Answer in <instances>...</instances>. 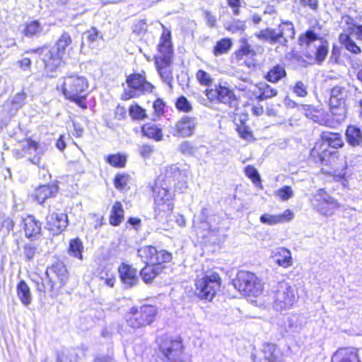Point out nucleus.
Segmentation results:
<instances>
[{
  "mask_svg": "<svg viewBox=\"0 0 362 362\" xmlns=\"http://www.w3.org/2000/svg\"><path fill=\"white\" fill-rule=\"evenodd\" d=\"M158 53L155 56V65L162 81L170 88H173V76L172 64L173 49L170 41V31L164 30L160 37V42L158 46Z\"/></svg>",
  "mask_w": 362,
  "mask_h": 362,
  "instance_id": "f257e3e1",
  "label": "nucleus"
},
{
  "mask_svg": "<svg viewBox=\"0 0 362 362\" xmlns=\"http://www.w3.org/2000/svg\"><path fill=\"white\" fill-rule=\"evenodd\" d=\"M298 45L305 49L306 57L314 58L318 64H321L327 56L329 43L313 30L299 36Z\"/></svg>",
  "mask_w": 362,
  "mask_h": 362,
  "instance_id": "f03ea898",
  "label": "nucleus"
},
{
  "mask_svg": "<svg viewBox=\"0 0 362 362\" xmlns=\"http://www.w3.org/2000/svg\"><path fill=\"white\" fill-rule=\"evenodd\" d=\"M295 28L291 21H284L276 28H266L256 33V37L272 45H279L286 47L289 40L295 37Z\"/></svg>",
  "mask_w": 362,
  "mask_h": 362,
  "instance_id": "7ed1b4c3",
  "label": "nucleus"
},
{
  "mask_svg": "<svg viewBox=\"0 0 362 362\" xmlns=\"http://www.w3.org/2000/svg\"><path fill=\"white\" fill-rule=\"evenodd\" d=\"M271 296L274 309L281 313L291 309L297 302L295 288L285 281H280L272 287Z\"/></svg>",
  "mask_w": 362,
  "mask_h": 362,
  "instance_id": "20e7f679",
  "label": "nucleus"
},
{
  "mask_svg": "<svg viewBox=\"0 0 362 362\" xmlns=\"http://www.w3.org/2000/svg\"><path fill=\"white\" fill-rule=\"evenodd\" d=\"M25 54H37L44 64V73L47 77L54 78L57 76L58 69L61 66L64 56L52 47L43 45L35 49H29Z\"/></svg>",
  "mask_w": 362,
  "mask_h": 362,
  "instance_id": "39448f33",
  "label": "nucleus"
},
{
  "mask_svg": "<svg viewBox=\"0 0 362 362\" xmlns=\"http://www.w3.org/2000/svg\"><path fill=\"white\" fill-rule=\"evenodd\" d=\"M235 288L247 296H258L263 291L261 280L254 274L240 271L232 282Z\"/></svg>",
  "mask_w": 362,
  "mask_h": 362,
  "instance_id": "423d86ee",
  "label": "nucleus"
},
{
  "mask_svg": "<svg viewBox=\"0 0 362 362\" xmlns=\"http://www.w3.org/2000/svg\"><path fill=\"white\" fill-rule=\"evenodd\" d=\"M88 88L87 79L76 74H71L59 79L57 88L61 90L66 99L74 98L83 94Z\"/></svg>",
  "mask_w": 362,
  "mask_h": 362,
  "instance_id": "0eeeda50",
  "label": "nucleus"
},
{
  "mask_svg": "<svg viewBox=\"0 0 362 362\" xmlns=\"http://www.w3.org/2000/svg\"><path fill=\"white\" fill-rule=\"evenodd\" d=\"M195 286V293L200 298L211 300L220 289L221 278L218 273L210 272L197 279Z\"/></svg>",
  "mask_w": 362,
  "mask_h": 362,
  "instance_id": "6e6552de",
  "label": "nucleus"
},
{
  "mask_svg": "<svg viewBox=\"0 0 362 362\" xmlns=\"http://www.w3.org/2000/svg\"><path fill=\"white\" fill-rule=\"evenodd\" d=\"M347 90L341 86H334L330 91L329 107L332 115L334 117L337 125L344 121L346 117V100Z\"/></svg>",
  "mask_w": 362,
  "mask_h": 362,
  "instance_id": "1a4fd4ad",
  "label": "nucleus"
},
{
  "mask_svg": "<svg viewBox=\"0 0 362 362\" xmlns=\"http://www.w3.org/2000/svg\"><path fill=\"white\" fill-rule=\"evenodd\" d=\"M126 82L128 87L124 90L122 95V99L124 100L151 93L154 88V86L146 80L145 76L139 74H130L127 78Z\"/></svg>",
  "mask_w": 362,
  "mask_h": 362,
  "instance_id": "9d476101",
  "label": "nucleus"
},
{
  "mask_svg": "<svg viewBox=\"0 0 362 362\" xmlns=\"http://www.w3.org/2000/svg\"><path fill=\"white\" fill-rule=\"evenodd\" d=\"M206 95L210 101L224 104L231 109L236 110L238 106L233 90L221 84L216 85L214 88L206 89Z\"/></svg>",
  "mask_w": 362,
  "mask_h": 362,
  "instance_id": "9b49d317",
  "label": "nucleus"
},
{
  "mask_svg": "<svg viewBox=\"0 0 362 362\" xmlns=\"http://www.w3.org/2000/svg\"><path fill=\"white\" fill-rule=\"evenodd\" d=\"M47 275L50 288H55L58 292L67 283L69 272L64 264L62 262H56L52 266L47 267Z\"/></svg>",
  "mask_w": 362,
  "mask_h": 362,
  "instance_id": "f8f14e48",
  "label": "nucleus"
},
{
  "mask_svg": "<svg viewBox=\"0 0 362 362\" xmlns=\"http://www.w3.org/2000/svg\"><path fill=\"white\" fill-rule=\"evenodd\" d=\"M312 205L320 214L327 216H332L339 207L337 201L322 189H320L315 195Z\"/></svg>",
  "mask_w": 362,
  "mask_h": 362,
  "instance_id": "ddd939ff",
  "label": "nucleus"
},
{
  "mask_svg": "<svg viewBox=\"0 0 362 362\" xmlns=\"http://www.w3.org/2000/svg\"><path fill=\"white\" fill-rule=\"evenodd\" d=\"M300 111L304 115L320 125L333 128L337 126L334 118L326 113L322 109H319L313 105L301 104Z\"/></svg>",
  "mask_w": 362,
  "mask_h": 362,
  "instance_id": "4468645a",
  "label": "nucleus"
},
{
  "mask_svg": "<svg viewBox=\"0 0 362 362\" xmlns=\"http://www.w3.org/2000/svg\"><path fill=\"white\" fill-rule=\"evenodd\" d=\"M159 350L163 356L165 362L180 361L182 354V342L177 339L165 338L161 339Z\"/></svg>",
  "mask_w": 362,
  "mask_h": 362,
  "instance_id": "2eb2a0df",
  "label": "nucleus"
},
{
  "mask_svg": "<svg viewBox=\"0 0 362 362\" xmlns=\"http://www.w3.org/2000/svg\"><path fill=\"white\" fill-rule=\"evenodd\" d=\"M68 216L64 213L49 211L46 216L45 228L53 235L62 233L67 227Z\"/></svg>",
  "mask_w": 362,
  "mask_h": 362,
  "instance_id": "dca6fc26",
  "label": "nucleus"
},
{
  "mask_svg": "<svg viewBox=\"0 0 362 362\" xmlns=\"http://www.w3.org/2000/svg\"><path fill=\"white\" fill-rule=\"evenodd\" d=\"M23 156L33 164L40 167L44 148L32 139H26L21 144Z\"/></svg>",
  "mask_w": 362,
  "mask_h": 362,
  "instance_id": "f3484780",
  "label": "nucleus"
},
{
  "mask_svg": "<svg viewBox=\"0 0 362 362\" xmlns=\"http://www.w3.org/2000/svg\"><path fill=\"white\" fill-rule=\"evenodd\" d=\"M197 119L194 117L184 116L175 124V134L181 137H189L194 134Z\"/></svg>",
  "mask_w": 362,
  "mask_h": 362,
  "instance_id": "a211bd4d",
  "label": "nucleus"
},
{
  "mask_svg": "<svg viewBox=\"0 0 362 362\" xmlns=\"http://www.w3.org/2000/svg\"><path fill=\"white\" fill-rule=\"evenodd\" d=\"M58 191L59 186L57 182L41 185L35 189L33 197L40 204H42L47 199L55 197Z\"/></svg>",
  "mask_w": 362,
  "mask_h": 362,
  "instance_id": "6ab92c4d",
  "label": "nucleus"
},
{
  "mask_svg": "<svg viewBox=\"0 0 362 362\" xmlns=\"http://www.w3.org/2000/svg\"><path fill=\"white\" fill-rule=\"evenodd\" d=\"M279 358L280 353L276 346L273 344L265 343L254 360L255 362H279Z\"/></svg>",
  "mask_w": 362,
  "mask_h": 362,
  "instance_id": "aec40b11",
  "label": "nucleus"
},
{
  "mask_svg": "<svg viewBox=\"0 0 362 362\" xmlns=\"http://www.w3.org/2000/svg\"><path fill=\"white\" fill-rule=\"evenodd\" d=\"M332 362H362L358 351L356 348L346 347L338 349L332 357Z\"/></svg>",
  "mask_w": 362,
  "mask_h": 362,
  "instance_id": "412c9836",
  "label": "nucleus"
},
{
  "mask_svg": "<svg viewBox=\"0 0 362 362\" xmlns=\"http://www.w3.org/2000/svg\"><path fill=\"white\" fill-rule=\"evenodd\" d=\"M184 174L176 165H172L166 168L165 173L159 175L157 180L167 182L170 187L175 186L177 181L183 179Z\"/></svg>",
  "mask_w": 362,
  "mask_h": 362,
  "instance_id": "4be33fe9",
  "label": "nucleus"
},
{
  "mask_svg": "<svg viewBox=\"0 0 362 362\" xmlns=\"http://www.w3.org/2000/svg\"><path fill=\"white\" fill-rule=\"evenodd\" d=\"M173 209L172 202L156 205L154 211V218L163 226H169L171 221L170 216Z\"/></svg>",
  "mask_w": 362,
  "mask_h": 362,
  "instance_id": "5701e85b",
  "label": "nucleus"
},
{
  "mask_svg": "<svg viewBox=\"0 0 362 362\" xmlns=\"http://www.w3.org/2000/svg\"><path fill=\"white\" fill-rule=\"evenodd\" d=\"M122 281L128 287H132L139 281L137 271L132 266L122 263L118 269Z\"/></svg>",
  "mask_w": 362,
  "mask_h": 362,
  "instance_id": "b1692460",
  "label": "nucleus"
},
{
  "mask_svg": "<svg viewBox=\"0 0 362 362\" xmlns=\"http://www.w3.org/2000/svg\"><path fill=\"white\" fill-rule=\"evenodd\" d=\"M170 188L171 187L168 185L167 182L163 183L158 180L156 181L155 185L152 187L156 205L171 202L169 199Z\"/></svg>",
  "mask_w": 362,
  "mask_h": 362,
  "instance_id": "393cba45",
  "label": "nucleus"
},
{
  "mask_svg": "<svg viewBox=\"0 0 362 362\" xmlns=\"http://www.w3.org/2000/svg\"><path fill=\"white\" fill-rule=\"evenodd\" d=\"M25 236L28 238H36L41 232V223L34 216H28L23 220Z\"/></svg>",
  "mask_w": 362,
  "mask_h": 362,
  "instance_id": "a878e982",
  "label": "nucleus"
},
{
  "mask_svg": "<svg viewBox=\"0 0 362 362\" xmlns=\"http://www.w3.org/2000/svg\"><path fill=\"white\" fill-rule=\"evenodd\" d=\"M205 150L207 153V148L205 146H196L191 141H184L178 146V151L185 156L200 157L201 151Z\"/></svg>",
  "mask_w": 362,
  "mask_h": 362,
  "instance_id": "bb28decb",
  "label": "nucleus"
},
{
  "mask_svg": "<svg viewBox=\"0 0 362 362\" xmlns=\"http://www.w3.org/2000/svg\"><path fill=\"white\" fill-rule=\"evenodd\" d=\"M347 143L353 146H359L362 144V131L355 125L347 127L345 132Z\"/></svg>",
  "mask_w": 362,
  "mask_h": 362,
  "instance_id": "cd10ccee",
  "label": "nucleus"
},
{
  "mask_svg": "<svg viewBox=\"0 0 362 362\" xmlns=\"http://www.w3.org/2000/svg\"><path fill=\"white\" fill-rule=\"evenodd\" d=\"M320 138L328 146L334 148H341L344 146L342 136L339 133L322 132Z\"/></svg>",
  "mask_w": 362,
  "mask_h": 362,
  "instance_id": "c85d7f7f",
  "label": "nucleus"
},
{
  "mask_svg": "<svg viewBox=\"0 0 362 362\" xmlns=\"http://www.w3.org/2000/svg\"><path fill=\"white\" fill-rule=\"evenodd\" d=\"M17 296L21 302L28 306L32 302V295L29 286L25 281L21 280L16 286Z\"/></svg>",
  "mask_w": 362,
  "mask_h": 362,
  "instance_id": "c756f323",
  "label": "nucleus"
},
{
  "mask_svg": "<svg viewBox=\"0 0 362 362\" xmlns=\"http://www.w3.org/2000/svg\"><path fill=\"white\" fill-rule=\"evenodd\" d=\"M126 317L128 326L134 329H138L144 327L141 314L139 308L132 307L130 309V311L127 314Z\"/></svg>",
  "mask_w": 362,
  "mask_h": 362,
  "instance_id": "7c9ffc66",
  "label": "nucleus"
},
{
  "mask_svg": "<svg viewBox=\"0 0 362 362\" xmlns=\"http://www.w3.org/2000/svg\"><path fill=\"white\" fill-rule=\"evenodd\" d=\"M156 248L153 246H144L137 250L138 256L147 265H154Z\"/></svg>",
  "mask_w": 362,
  "mask_h": 362,
  "instance_id": "2f4dec72",
  "label": "nucleus"
},
{
  "mask_svg": "<svg viewBox=\"0 0 362 362\" xmlns=\"http://www.w3.org/2000/svg\"><path fill=\"white\" fill-rule=\"evenodd\" d=\"M56 354L57 362H78V355L73 348H62Z\"/></svg>",
  "mask_w": 362,
  "mask_h": 362,
  "instance_id": "473e14b6",
  "label": "nucleus"
},
{
  "mask_svg": "<svg viewBox=\"0 0 362 362\" xmlns=\"http://www.w3.org/2000/svg\"><path fill=\"white\" fill-rule=\"evenodd\" d=\"M144 327L151 324L157 315V308L154 305H144L139 307Z\"/></svg>",
  "mask_w": 362,
  "mask_h": 362,
  "instance_id": "72a5a7b5",
  "label": "nucleus"
},
{
  "mask_svg": "<svg viewBox=\"0 0 362 362\" xmlns=\"http://www.w3.org/2000/svg\"><path fill=\"white\" fill-rule=\"evenodd\" d=\"M273 258L279 266L287 268L292 264V258L288 250L281 247L274 255Z\"/></svg>",
  "mask_w": 362,
  "mask_h": 362,
  "instance_id": "f704fd0d",
  "label": "nucleus"
},
{
  "mask_svg": "<svg viewBox=\"0 0 362 362\" xmlns=\"http://www.w3.org/2000/svg\"><path fill=\"white\" fill-rule=\"evenodd\" d=\"M162 267L160 266L147 265L144 267L141 272L140 275L143 281L146 284H150L156 278V276L161 272Z\"/></svg>",
  "mask_w": 362,
  "mask_h": 362,
  "instance_id": "c9c22d12",
  "label": "nucleus"
},
{
  "mask_svg": "<svg viewBox=\"0 0 362 362\" xmlns=\"http://www.w3.org/2000/svg\"><path fill=\"white\" fill-rule=\"evenodd\" d=\"M124 220V209L119 202H116L110 211V223L112 226H119Z\"/></svg>",
  "mask_w": 362,
  "mask_h": 362,
  "instance_id": "e433bc0d",
  "label": "nucleus"
},
{
  "mask_svg": "<svg viewBox=\"0 0 362 362\" xmlns=\"http://www.w3.org/2000/svg\"><path fill=\"white\" fill-rule=\"evenodd\" d=\"M141 132L144 136L156 141H160L163 139L161 129L153 124L148 123L144 124L141 128Z\"/></svg>",
  "mask_w": 362,
  "mask_h": 362,
  "instance_id": "4c0bfd02",
  "label": "nucleus"
},
{
  "mask_svg": "<svg viewBox=\"0 0 362 362\" xmlns=\"http://www.w3.org/2000/svg\"><path fill=\"white\" fill-rule=\"evenodd\" d=\"M339 42L345 47V48L350 52L354 54L361 53V49L356 43L351 38L349 34L341 33L339 37Z\"/></svg>",
  "mask_w": 362,
  "mask_h": 362,
  "instance_id": "58836bf2",
  "label": "nucleus"
},
{
  "mask_svg": "<svg viewBox=\"0 0 362 362\" xmlns=\"http://www.w3.org/2000/svg\"><path fill=\"white\" fill-rule=\"evenodd\" d=\"M238 54L242 57H246L250 61L248 66H255L257 61L255 59L256 52L251 47L247 41H243L238 50Z\"/></svg>",
  "mask_w": 362,
  "mask_h": 362,
  "instance_id": "ea45409f",
  "label": "nucleus"
},
{
  "mask_svg": "<svg viewBox=\"0 0 362 362\" xmlns=\"http://www.w3.org/2000/svg\"><path fill=\"white\" fill-rule=\"evenodd\" d=\"M42 30L43 28L38 21H32L25 24L23 33L27 37H38Z\"/></svg>",
  "mask_w": 362,
  "mask_h": 362,
  "instance_id": "a19ab883",
  "label": "nucleus"
},
{
  "mask_svg": "<svg viewBox=\"0 0 362 362\" xmlns=\"http://www.w3.org/2000/svg\"><path fill=\"white\" fill-rule=\"evenodd\" d=\"M71 42L72 39L69 33L67 32H63L52 47L55 48L57 51L59 52V53L64 56L66 49L71 44Z\"/></svg>",
  "mask_w": 362,
  "mask_h": 362,
  "instance_id": "79ce46f5",
  "label": "nucleus"
},
{
  "mask_svg": "<svg viewBox=\"0 0 362 362\" xmlns=\"http://www.w3.org/2000/svg\"><path fill=\"white\" fill-rule=\"evenodd\" d=\"M286 73L284 67L281 65H276L268 71L266 78L270 82L276 83L286 76Z\"/></svg>",
  "mask_w": 362,
  "mask_h": 362,
  "instance_id": "37998d69",
  "label": "nucleus"
},
{
  "mask_svg": "<svg viewBox=\"0 0 362 362\" xmlns=\"http://www.w3.org/2000/svg\"><path fill=\"white\" fill-rule=\"evenodd\" d=\"M83 250V245L82 241L76 238L72 239L69 242V254L79 259H83L82 252Z\"/></svg>",
  "mask_w": 362,
  "mask_h": 362,
  "instance_id": "c03bdc74",
  "label": "nucleus"
},
{
  "mask_svg": "<svg viewBox=\"0 0 362 362\" xmlns=\"http://www.w3.org/2000/svg\"><path fill=\"white\" fill-rule=\"evenodd\" d=\"M303 317L298 314L288 316L286 321V326L291 331H298L303 326Z\"/></svg>",
  "mask_w": 362,
  "mask_h": 362,
  "instance_id": "a18cd8bd",
  "label": "nucleus"
},
{
  "mask_svg": "<svg viewBox=\"0 0 362 362\" xmlns=\"http://www.w3.org/2000/svg\"><path fill=\"white\" fill-rule=\"evenodd\" d=\"M259 89L260 91V93L257 96V98L259 101L274 97L277 95V93H278L276 89L272 88L271 86L266 84V83L261 84Z\"/></svg>",
  "mask_w": 362,
  "mask_h": 362,
  "instance_id": "49530a36",
  "label": "nucleus"
},
{
  "mask_svg": "<svg viewBox=\"0 0 362 362\" xmlns=\"http://www.w3.org/2000/svg\"><path fill=\"white\" fill-rule=\"evenodd\" d=\"M13 219L4 212H0V232L8 234L13 229Z\"/></svg>",
  "mask_w": 362,
  "mask_h": 362,
  "instance_id": "de8ad7c7",
  "label": "nucleus"
},
{
  "mask_svg": "<svg viewBox=\"0 0 362 362\" xmlns=\"http://www.w3.org/2000/svg\"><path fill=\"white\" fill-rule=\"evenodd\" d=\"M223 26L226 30L233 33L238 31H243L246 28L245 21L237 19H233L230 21L225 22Z\"/></svg>",
  "mask_w": 362,
  "mask_h": 362,
  "instance_id": "09e8293b",
  "label": "nucleus"
},
{
  "mask_svg": "<svg viewBox=\"0 0 362 362\" xmlns=\"http://www.w3.org/2000/svg\"><path fill=\"white\" fill-rule=\"evenodd\" d=\"M232 46V42L230 39L224 38L218 41L214 48V54L215 56L228 52Z\"/></svg>",
  "mask_w": 362,
  "mask_h": 362,
  "instance_id": "8fccbe9b",
  "label": "nucleus"
},
{
  "mask_svg": "<svg viewBox=\"0 0 362 362\" xmlns=\"http://www.w3.org/2000/svg\"><path fill=\"white\" fill-rule=\"evenodd\" d=\"M106 161L112 166L116 168H122L125 165L127 158L124 155L120 153L109 155Z\"/></svg>",
  "mask_w": 362,
  "mask_h": 362,
  "instance_id": "3c124183",
  "label": "nucleus"
},
{
  "mask_svg": "<svg viewBox=\"0 0 362 362\" xmlns=\"http://www.w3.org/2000/svg\"><path fill=\"white\" fill-rule=\"evenodd\" d=\"M131 178L129 175L125 174H117L114 180L115 187L119 190H127L129 188L128 183Z\"/></svg>",
  "mask_w": 362,
  "mask_h": 362,
  "instance_id": "603ef678",
  "label": "nucleus"
},
{
  "mask_svg": "<svg viewBox=\"0 0 362 362\" xmlns=\"http://www.w3.org/2000/svg\"><path fill=\"white\" fill-rule=\"evenodd\" d=\"M26 94L25 93H18L16 94L11 100H7V106L14 105L13 110H20L25 103Z\"/></svg>",
  "mask_w": 362,
  "mask_h": 362,
  "instance_id": "864d4df0",
  "label": "nucleus"
},
{
  "mask_svg": "<svg viewBox=\"0 0 362 362\" xmlns=\"http://www.w3.org/2000/svg\"><path fill=\"white\" fill-rule=\"evenodd\" d=\"M129 113L133 119L141 120L147 117L145 110L137 104L129 107Z\"/></svg>",
  "mask_w": 362,
  "mask_h": 362,
  "instance_id": "5fc2aeb1",
  "label": "nucleus"
},
{
  "mask_svg": "<svg viewBox=\"0 0 362 362\" xmlns=\"http://www.w3.org/2000/svg\"><path fill=\"white\" fill-rule=\"evenodd\" d=\"M155 266H160L162 263L170 262L172 259V254L165 250H158L156 249Z\"/></svg>",
  "mask_w": 362,
  "mask_h": 362,
  "instance_id": "6e6d98bb",
  "label": "nucleus"
},
{
  "mask_svg": "<svg viewBox=\"0 0 362 362\" xmlns=\"http://www.w3.org/2000/svg\"><path fill=\"white\" fill-rule=\"evenodd\" d=\"M293 93L297 96L305 98L308 95V85L301 81H298L291 88Z\"/></svg>",
  "mask_w": 362,
  "mask_h": 362,
  "instance_id": "4d7b16f0",
  "label": "nucleus"
},
{
  "mask_svg": "<svg viewBox=\"0 0 362 362\" xmlns=\"http://www.w3.org/2000/svg\"><path fill=\"white\" fill-rule=\"evenodd\" d=\"M196 76L199 83L202 86H209L212 83L213 79L211 75L204 70H199L197 72Z\"/></svg>",
  "mask_w": 362,
  "mask_h": 362,
  "instance_id": "13d9d810",
  "label": "nucleus"
},
{
  "mask_svg": "<svg viewBox=\"0 0 362 362\" xmlns=\"http://www.w3.org/2000/svg\"><path fill=\"white\" fill-rule=\"evenodd\" d=\"M276 194L283 201L292 198L294 195L293 191L289 186H284L276 192Z\"/></svg>",
  "mask_w": 362,
  "mask_h": 362,
  "instance_id": "bf43d9fd",
  "label": "nucleus"
},
{
  "mask_svg": "<svg viewBox=\"0 0 362 362\" xmlns=\"http://www.w3.org/2000/svg\"><path fill=\"white\" fill-rule=\"evenodd\" d=\"M245 174L249 178H250L252 180L255 185H258L259 184H260V176L255 167L252 165L247 166L245 168Z\"/></svg>",
  "mask_w": 362,
  "mask_h": 362,
  "instance_id": "052dcab7",
  "label": "nucleus"
},
{
  "mask_svg": "<svg viewBox=\"0 0 362 362\" xmlns=\"http://www.w3.org/2000/svg\"><path fill=\"white\" fill-rule=\"evenodd\" d=\"M176 107L184 112H189L192 110L190 103L185 96H181L177 100Z\"/></svg>",
  "mask_w": 362,
  "mask_h": 362,
  "instance_id": "680f3d73",
  "label": "nucleus"
},
{
  "mask_svg": "<svg viewBox=\"0 0 362 362\" xmlns=\"http://www.w3.org/2000/svg\"><path fill=\"white\" fill-rule=\"evenodd\" d=\"M37 253V247L33 244L28 243L23 247V255L28 261L32 260Z\"/></svg>",
  "mask_w": 362,
  "mask_h": 362,
  "instance_id": "e2e57ef3",
  "label": "nucleus"
},
{
  "mask_svg": "<svg viewBox=\"0 0 362 362\" xmlns=\"http://www.w3.org/2000/svg\"><path fill=\"white\" fill-rule=\"evenodd\" d=\"M260 221L262 223H267L268 225H275L276 223H281V218L278 215H270V214H263L260 217Z\"/></svg>",
  "mask_w": 362,
  "mask_h": 362,
  "instance_id": "0e129e2a",
  "label": "nucleus"
},
{
  "mask_svg": "<svg viewBox=\"0 0 362 362\" xmlns=\"http://www.w3.org/2000/svg\"><path fill=\"white\" fill-rule=\"evenodd\" d=\"M84 35L90 44L96 42L100 37L102 38V36H100V33L95 28L87 31Z\"/></svg>",
  "mask_w": 362,
  "mask_h": 362,
  "instance_id": "69168bd1",
  "label": "nucleus"
},
{
  "mask_svg": "<svg viewBox=\"0 0 362 362\" xmlns=\"http://www.w3.org/2000/svg\"><path fill=\"white\" fill-rule=\"evenodd\" d=\"M240 136L245 140H250L252 137V134L247 126H240L237 129Z\"/></svg>",
  "mask_w": 362,
  "mask_h": 362,
  "instance_id": "338daca9",
  "label": "nucleus"
},
{
  "mask_svg": "<svg viewBox=\"0 0 362 362\" xmlns=\"http://www.w3.org/2000/svg\"><path fill=\"white\" fill-rule=\"evenodd\" d=\"M348 31L350 34H355L358 40L362 41V25H356L354 27H349Z\"/></svg>",
  "mask_w": 362,
  "mask_h": 362,
  "instance_id": "774afa93",
  "label": "nucleus"
}]
</instances>
